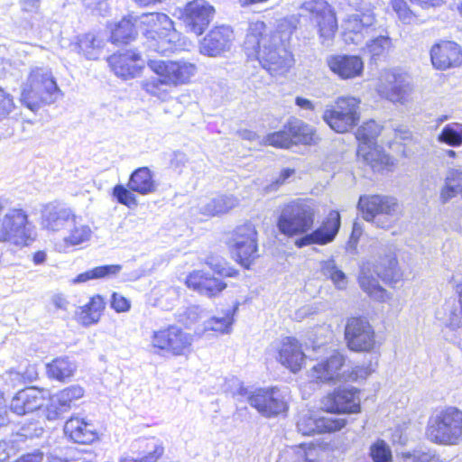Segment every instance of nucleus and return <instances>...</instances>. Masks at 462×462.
<instances>
[{
	"instance_id": "nucleus-37",
	"label": "nucleus",
	"mask_w": 462,
	"mask_h": 462,
	"mask_svg": "<svg viewBox=\"0 0 462 462\" xmlns=\"http://www.w3.org/2000/svg\"><path fill=\"white\" fill-rule=\"evenodd\" d=\"M140 448H143V451L139 457L123 455L119 458V462H157L164 453L162 442L155 438L141 441Z\"/></svg>"
},
{
	"instance_id": "nucleus-59",
	"label": "nucleus",
	"mask_w": 462,
	"mask_h": 462,
	"mask_svg": "<svg viewBox=\"0 0 462 462\" xmlns=\"http://www.w3.org/2000/svg\"><path fill=\"white\" fill-rule=\"evenodd\" d=\"M392 6L400 20L404 23H410L412 20V13L404 0H392Z\"/></svg>"
},
{
	"instance_id": "nucleus-29",
	"label": "nucleus",
	"mask_w": 462,
	"mask_h": 462,
	"mask_svg": "<svg viewBox=\"0 0 462 462\" xmlns=\"http://www.w3.org/2000/svg\"><path fill=\"white\" fill-rule=\"evenodd\" d=\"M344 363V356L335 351L329 357L321 360L311 368L310 376L320 383L339 381L342 377L341 369Z\"/></svg>"
},
{
	"instance_id": "nucleus-31",
	"label": "nucleus",
	"mask_w": 462,
	"mask_h": 462,
	"mask_svg": "<svg viewBox=\"0 0 462 462\" xmlns=\"http://www.w3.org/2000/svg\"><path fill=\"white\" fill-rule=\"evenodd\" d=\"M139 60V53L133 50H126L111 55L107 61L117 77L126 79L139 74L142 69V66L138 64Z\"/></svg>"
},
{
	"instance_id": "nucleus-46",
	"label": "nucleus",
	"mask_w": 462,
	"mask_h": 462,
	"mask_svg": "<svg viewBox=\"0 0 462 462\" xmlns=\"http://www.w3.org/2000/svg\"><path fill=\"white\" fill-rule=\"evenodd\" d=\"M69 234L65 241L72 245H77L88 241L91 236V229L88 225L82 224L81 219L75 215V221L69 226Z\"/></svg>"
},
{
	"instance_id": "nucleus-5",
	"label": "nucleus",
	"mask_w": 462,
	"mask_h": 462,
	"mask_svg": "<svg viewBox=\"0 0 462 462\" xmlns=\"http://www.w3.org/2000/svg\"><path fill=\"white\" fill-rule=\"evenodd\" d=\"M35 227L23 208H9L0 200V243L17 246L29 245L34 240Z\"/></svg>"
},
{
	"instance_id": "nucleus-21",
	"label": "nucleus",
	"mask_w": 462,
	"mask_h": 462,
	"mask_svg": "<svg viewBox=\"0 0 462 462\" xmlns=\"http://www.w3.org/2000/svg\"><path fill=\"white\" fill-rule=\"evenodd\" d=\"M322 409L330 413L329 416L359 412V391L356 388L337 389L322 400Z\"/></svg>"
},
{
	"instance_id": "nucleus-2",
	"label": "nucleus",
	"mask_w": 462,
	"mask_h": 462,
	"mask_svg": "<svg viewBox=\"0 0 462 462\" xmlns=\"http://www.w3.org/2000/svg\"><path fill=\"white\" fill-rule=\"evenodd\" d=\"M401 278L402 273L395 254L390 249L383 248L378 259L367 260L361 264L358 283L372 299L383 302L389 295L379 284V280L384 283H395Z\"/></svg>"
},
{
	"instance_id": "nucleus-12",
	"label": "nucleus",
	"mask_w": 462,
	"mask_h": 462,
	"mask_svg": "<svg viewBox=\"0 0 462 462\" xmlns=\"http://www.w3.org/2000/svg\"><path fill=\"white\" fill-rule=\"evenodd\" d=\"M360 101L353 97H340L335 104L328 106L323 113V120L337 133H346L359 122Z\"/></svg>"
},
{
	"instance_id": "nucleus-42",
	"label": "nucleus",
	"mask_w": 462,
	"mask_h": 462,
	"mask_svg": "<svg viewBox=\"0 0 462 462\" xmlns=\"http://www.w3.org/2000/svg\"><path fill=\"white\" fill-rule=\"evenodd\" d=\"M366 38L368 40L365 43V50L374 60L384 57L393 46L387 29H383L382 32L374 33V36H367Z\"/></svg>"
},
{
	"instance_id": "nucleus-20",
	"label": "nucleus",
	"mask_w": 462,
	"mask_h": 462,
	"mask_svg": "<svg viewBox=\"0 0 462 462\" xmlns=\"http://www.w3.org/2000/svg\"><path fill=\"white\" fill-rule=\"evenodd\" d=\"M341 226V217L338 211L331 210L322 224L310 233H306L296 239L295 245L302 248L310 245H325L336 238Z\"/></svg>"
},
{
	"instance_id": "nucleus-62",
	"label": "nucleus",
	"mask_w": 462,
	"mask_h": 462,
	"mask_svg": "<svg viewBox=\"0 0 462 462\" xmlns=\"http://www.w3.org/2000/svg\"><path fill=\"white\" fill-rule=\"evenodd\" d=\"M377 365L378 357L376 355L374 356H372V359L369 361V364L367 365L356 366L353 372L356 374L357 377L365 378L375 371Z\"/></svg>"
},
{
	"instance_id": "nucleus-1",
	"label": "nucleus",
	"mask_w": 462,
	"mask_h": 462,
	"mask_svg": "<svg viewBox=\"0 0 462 462\" xmlns=\"http://www.w3.org/2000/svg\"><path fill=\"white\" fill-rule=\"evenodd\" d=\"M243 47L248 59L258 60L271 74L287 71L294 62L280 35L268 33L262 21L249 23Z\"/></svg>"
},
{
	"instance_id": "nucleus-53",
	"label": "nucleus",
	"mask_w": 462,
	"mask_h": 462,
	"mask_svg": "<svg viewBox=\"0 0 462 462\" xmlns=\"http://www.w3.org/2000/svg\"><path fill=\"white\" fill-rule=\"evenodd\" d=\"M134 192L128 187L117 184L113 188L112 195L119 204L134 208L138 206V201Z\"/></svg>"
},
{
	"instance_id": "nucleus-4",
	"label": "nucleus",
	"mask_w": 462,
	"mask_h": 462,
	"mask_svg": "<svg viewBox=\"0 0 462 462\" xmlns=\"http://www.w3.org/2000/svg\"><path fill=\"white\" fill-rule=\"evenodd\" d=\"M62 96L51 69L32 68L23 83L21 101L32 111L42 105H51Z\"/></svg>"
},
{
	"instance_id": "nucleus-28",
	"label": "nucleus",
	"mask_w": 462,
	"mask_h": 462,
	"mask_svg": "<svg viewBox=\"0 0 462 462\" xmlns=\"http://www.w3.org/2000/svg\"><path fill=\"white\" fill-rule=\"evenodd\" d=\"M65 435L73 442L88 445L98 439L96 426L85 418L70 417L64 425Z\"/></svg>"
},
{
	"instance_id": "nucleus-26",
	"label": "nucleus",
	"mask_w": 462,
	"mask_h": 462,
	"mask_svg": "<svg viewBox=\"0 0 462 462\" xmlns=\"http://www.w3.org/2000/svg\"><path fill=\"white\" fill-rule=\"evenodd\" d=\"M84 395V390L79 385H71L64 388L50 398V403L46 409V418L49 420H55L68 412L73 402Z\"/></svg>"
},
{
	"instance_id": "nucleus-44",
	"label": "nucleus",
	"mask_w": 462,
	"mask_h": 462,
	"mask_svg": "<svg viewBox=\"0 0 462 462\" xmlns=\"http://www.w3.org/2000/svg\"><path fill=\"white\" fill-rule=\"evenodd\" d=\"M456 292L458 301L448 302L445 305V324L451 329L462 327V281L456 284Z\"/></svg>"
},
{
	"instance_id": "nucleus-64",
	"label": "nucleus",
	"mask_w": 462,
	"mask_h": 462,
	"mask_svg": "<svg viewBox=\"0 0 462 462\" xmlns=\"http://www.w3.org/2000/svg\"><path fill=\"white\" fill-rule=\"evenodd\" d=\"M18 449L14 444L9 441L0 440V462L6 461L12 454H14Z\"/></svg>"
},
{
	"instance_id": "nucleus-58",
	"label": "nucleus",
	"mask_w": 462,
	"mask_h": 462,
	"mask_svg": "<svg viewBox=\"0 0 462 462\" xmlns=\"http://www.w3.org/2000/svg\"><path fill=\"white\" fill-rule=\"evenodd\" d=\"M402 462H441L434 451H414L403 453Z\"/></svg>"
},
{
	"instance_id": "nucleus-14",
	"label": "nucleus",
	"mask_w": 462,
	"mask_h": 462,
	"mask_svg": "<svg viewBox=\"0 0 462 462\" xmlns=\"http://www.w3.org/2000/svg\"><path fill=\"white\" fill-rule=\"evenodd\" d=\"M345 338L348 348L355 352L376 353L379 345L375 332L367 319L350 318L346 325Z\"/></svg>"
},
{
	"instance_id": "nucleus-55",
	"label": "nucleus",
	"mask_w": 462,
	"mask_h": 462,
	"mask_svg": "<svg viewBox=\"0 0 462 462\" xmlns=\"http://www.w3.org/2000/svg\"><path fill=\"white\" fill-rule=\"evenodd\" d=\"M43 428L37 423H31L28 426L22 427L20 430L12 436V444L17 445L19 442H23L27 439L38 438L42 435Z\"/></svg>"
},
{
	"instance_id": "nucleus-18",
	"label": "nucleus",
	"mask_w": 462,
	"mask_h": 462,
	"mask_svg": "<svg viewBox=\"0 0 462 462\" xmlns=\"http://www.w3.org/2000/svg\"><path fill=\"white\" fill-rule=\"evenodd\" d=\"M148 66L157 76L163 77L171 87L188 83L197 72L196 65L184 60H149Z\"/></svg>"
},
{
	"instance_id": "nucleus-57",
	"label": "nucleus",
	"mask_w": 462,
	"mask_h": 462,
	"mask_svg": "<svg viewBox=\"0 0 462 462\" xmlns=\"http://www.w3.org/2000/svg\"><path fill=\"white\" fill-rule=\"evenodd\" d=\"M23 382V375L14 370L7 371L0 375V389L4 393H8Z\"/></svg>"
},
{
	"instance_id": "nucleus-63",
	"label": "nucleus",
	"mask_w": 462,
	"mask_h": 462,
	"mask_svg": "<svg viewBox=\"0 0 462 462\" xmlns=\"http://www.w3.org/2000/svg\"><path fill=\"white\" fill-rule=\"evenodd\" d=\"M130 301L117 292L112 294L111 307L116 312H125L130 309Z\"/></svg>"
},
{
	"instance_id": "nucleus-49",
	"label": "nucleus",
	"mask_w": 462,
	"mask_h": 462,
	"mask_svg": "<svg viewBox=\"0 0 462 462\" xmlns=\"http://www.w3.org/2000/svg\"><path fill=\"white\" fill-rule=\"evenodd\" d=\"M323 274L329 278L335 286L339 289H345L347 284L346 274L337 268L334 260H328L322 263L321 267Z\"/></svg>"
},
{
	"instance_id": "nucleus-8",
	"label": "nucleus",
	"mask_w": 462,
	"mask_h": 462,
	"mask_svg": "<svg viewBox=\"0 0 462 462\" xmlns=\"http://www.w3.org/2000/svg\"><path fill=\"white\" fill-rule=\"evenodd\" d=\"M238 393L245 396L248 403L264 418L284 416L288 411V394L279 387L257 388L250 391L241 386Z\"/></svg>"
},
{
	"instance_id": "nucleus-15",
	"label": "nucleus",
	"mask_w": 462,
	"mask_h": 462,
	"mask_svg": "<svg viewBox=\"0 0 462 462\" xmlns=\"http://www.w3.org/2000/svg\"><path fill=\"white\" fill-rule=\"evenodd\" d=\"M300 8L311 14L319 27L321 43L329 46L337 29L335 13L325 0H305Z\"/></svg>"
},
{
	"instance_id": "nucleus-7",
	"label": "nucleus",
	"mask_w": 462,
	"mask_h": 462,
	"mask_svg": "<svg viewBox=\"0 0 462 462\" xmlns=\"http://www.w3.org/2000/svg\"><path fill=\"white\" fill-rule=\"evenodd\" d=\"M381 131L382 127L374 120H369L364 123L356 134L359 142L357 156L374 171L378 172L393 164V158L376 145V138Z\"/></svg>"
},
{
	"instance_id": "nucleus-3",
	"label": "nucleus",
	"mask_w": 462,
	"mask_h": 462,
	"mask_svg": "<svg viewBox=\"0 0 462 462\" xmlns=\"http://www.w3.org/2000/svg\"><path fill=\"white\" fill-rule=\"evenodd\" d=\"M135 23L146 38L149 51L162 55L180 49V34L172 20L163 13H147L135 18Z\"/></svg>"
},
{
	"instance_id": "nucleus-51",
	"label": "nucleus",
	"mask_w": 462,
	"mask_h": 462,
	"mask_svg": "<svg viewBox=\"0 0 462 462\" xmlns=\"http://www.w3.org/2000/svg\"><path fill=\"white\" fill-rule=\"evenodd\" d=\"M325 453L315 447H309L306 448L304 446L296 448L292 462H328L323 459Z\"/></svg>"
},
{
	"instance_id": "nucleus-56",
	"label": "nucleus",
	"mask_w": 462,
	"mask_h": 462,
	"mask_svg": "<svg viewBox=\"0 0 462 462\" xmlns=\"http://www.w3.org/2000/svg\"><path fill=\"white\" fill-rule=\"evenodd\" d=\"M206 264L220 276L234 277L237 273L236 270L227 266L224 258L217 255L208 256Z\"/></svg>"
},
{
	"instance_id": "nucleus-9",
	"label": "nucleus",
	"mask_w": 462,
	"mask_h": 462,
	"mask_svg": "<svg viewBox=\"0 0 462 462\" xmlns=\"http://www.w3.org/2000/svg\"><path fill=\"white\" fill-rule=\"evenodd\" d=\"M315 209L310 201L296 199L286 204L278 218L280 232L288 236L305 235L314 224Z\"/></svg>"
},
{
	"instance_id": "nucleus-19",
	"label": "nucleus",
	"mask_w": 462,
	"mask_h": 462,
	"mask_svg": "<svg viewBox=\"0 0 462 462\" xmlns=\"http://www.w3.org/2000/svg\"><path fill=\"white\" fill-rule=\"evenodd\" d=\"M346 420L337 416H319L316 412L307 411L300 414L297 430L304 436L339 430Z\"/></svg>"
},
{
	"instance_id": "nucleus-60",
	"label": "nucleus",
	"mask_w": 462,
	"mask_h": 462,
	"mask_svg": "<svg viewBox=\"0 0 462 462\" xmlns=\"http://www.w3.org/2000/svg\"><path fill=\"white\" fill-rule=\"evenodd\" d=\"M84 6L92 14L106 16L109 11L108 0H82Z\"/></svg>"
},
{
	"instance_id": "nucleus-43",
	"label": "nucleus",
	"mask_w": 462,
	"mask_h": 462,
	"mask_svg": "<svg viewBox=\"0 0 462 462\" xmlns=\"http://www.w3.org/2000/svg\"><path fill=\"white\" fill-rule=\"evenodd\" d=\"M136 24L138 23H135V18L133 20L132 17H124L111 29V42L120 44L128 43L133 41L137 34Z\"/></svg>"
},
{
	"instance_id": "nucleus-48",
	"label": "nucleus",
	"mask_w": 462,
	"mask_h": 462,
	"mask_svg": "<svg viewBox=\"0 0 462 462\" xmlns=\"http://www.w3.org/2000/svg\"><path fill=\"white\" fill-rule=\"evenodd\" d=\"M142 87L148 94L157 97L162 100L167 97L169 88H171V86L165 81V79L160 76L143 80Z\"/></svg>"
},
{
	"instance_id": "nucleus-11",
	"label": "nucleus",
	"mask_w": 462,
	"mask_h": 462,
	"mask_svg": "<svg viewBox=\"0 0 462 462\" xmlns=\"http://www.w3.org/2000/svg\"><path fill=\"white\" fill-rule=\"evenodd\" d=\"M376 91L381 97L403 105L410 100L413 91L411 78L399 68L383 70L379 77Z\"/></svg>"
},
{
	"instance_id": "nucleus-32",
	"label": "nucleus",
	"mask_w": 462,
	"mask_h": 462,
	"mask_svg": "<svg viewBox=\"0 0 462 462\" xmlns=\"http://www.w3.org/2000/svg\"><path fill=\"white\" fill-rule=\"evenodd\" d=\"M186 284L189 288L209 298L217 296L226 287V283L222 280L201 270L190 273L186 279Z\"/></svg>"
},
{
	"instance_id": "nucleus-22",
	"label": "nucleus",
	"mask_w": 462,
	"mask_h": 462,
	"mask_svg": "<svg viewBox=\"0 0 462 462\" xmlns=\"http://www.w3.org/2000/svg\"><path fill=\"white\" fill-rule=\"evenodd\" d=\"M214 7L204 0H194L186 5L182 14L186 28L200 35L214 17Z\"/></svg>"
},
{
	"instance_id": "nucleus-41",
	"label": "nucleus",
	"mask_w": 462,
	"mask_h": 462,
	"mask_svg": "<svg viewBox=\"0 0 462 462\" xmlns=\"http://www.w3.org/2000/svg\"><path fill=\"white\" fill-rule=\"evenodd\" d=\"M459 193L462 195V168H449L440 190V199L446 203Z\"/></svg>"
},
{
	"instance_id": "nucleus-50",
	"label": "nucleus",
	"mask_w": 462,
	"mask_h": 462,
	"mask_svg": "<svg viewBox=\"0 0 462 462\" xmlns=\"http://www.w3.org/2000/svg\"><path fill=\"white\" fill-rule=\"evenodd\" d=\"M234 322L233 313L228 310L222 317H212L205 322L206 330H213L223 334L230 333Z\"/></svg>"
},
{
	"instance_id": "nucleus-34",
	"label": "nucleus",
	"mask_w": 462,
	"mask_h": 462,
	"mask_svg": "<svg viewBox=\"0 0 462 462\" xmlns=\"http://www.w3.org/2000/svg\"><path fill=\"white\" fill-rule=\"evenodd\" d=\"M285 129L288 130V134L291 138V145L299 143L310 145L316 143L318 140L314 128L296 117H291L287 121Z\"/></svg>"
},
{
	"instance_id": "nucleus-40",
	"label": "nucleus",
	"mask_w": 462,
	"mask_h": 462,
	"mask_svg": "<svg viewBox=\"0 0 462 462\" xmlns=\"http://www.w3.org/2000/svg\"><path fill=\"white\" fill-rule=\"evenodd\" d=\"M76 370L77 365L75 362L68 356L55 358L46 365L48 377L60 382H64L73 376Z\"/></svg>"
},
{
	"instance_id": "nucleus-13",
	"label": "nucleus",
	"mask_w": 462,
	"mask_h": 462,
	"mask_svg": "<svg viewBox=\"0 0 462 462\" xmlns=\"http://www.w3.org/2000/svg\"><path fill=\"white\" fill-rule=\"evenodd\" d=\"M192 342V335L175 325L154 330L151 337V346L154 353L164 351L176 356L188 355Z\"/></svg>"
},
{
	"instance_id": "nucleus-38",
	"label": "nucleus",
	"mask_w": 462,
	"mask_h": 462,
	"mask_svg": "<svg viewBox=\"0 0 462 462\" xmlns=\"http://www.w3.org/2000/svg\"><path fill=\"white\" fill-rule=\"evenodd\" d=\"M104 46L105 41L103 38L98 34L88 32L78 36L75 50L79 53H82L88 60H97Z\"/></svg>"
},
{
	"instance_id": "nucleus-10",
	"label": "nucleus",
	"mask_w": 462,
	"mask_h": 462,
	"mask_svg": "<svg viewBox=\"0 0 462 462\" xmlns=\"http://www.w3.org/2000/svg\"><path fill=\"white\" fill-rule=\"evenodd\" d=\"M358 208L365 220L383 229L391 227L397 220L400 209L395 198L383 195L361 196Z\"/></svg>"
},
{
	"instance_id": "nucleus-30",
	"label": "nucleus",
	"mask_w": 462,
	"mask_h": 462,
	"mask_svg": "<svg viewBox=\"0 0 462 462\" xmlns=\"http://www.w3.org/2000/svg\"><path fill=\"white\" fill-rule=\"evenodd\" d=\"M327 64L342 79L358 77L364 70L363 60L356 55H332L328 57Z\"/></svg>"
},
{
	"instance_id": "nucleus-54",
	"label": "nucleus",
	"mask_w": 462,
	"mask_h": 462,
	"mask_svg": "<svg viewBox=\"0 0 462 462\" xmlns=\"http://www.w3.org/2000/svg\"><path fill=\"white\" fill-rule=\"evenodd\" d=\"M263 143L267 145H272L278 148H291V138L288 134V130L285 125L281 131L274 132L267 134L263 138Z\"/></svg>"
},
{
	"instance_id": "nucleus-17",
	"label": "nucleus",
	"mask_w": 462,
	"mask_h": 462,
	"mask_svg": "<svg viewBox=\"0 0 462 462\" xmlns=\"http://www.w3.org/2000/svg\"><path fill=\"white\" fill-rule=\"evenodd\" d=\"M386 27L375 17L372 10H366L360 14H352L346 21V42L359 44L367 36H374L376 32H382Z\"/></svg>"
},
{
	"instance_id": "nucleus-39",
	"label": "nucleus",
	"mask_w": 462,
	"mask_h": 462,
	"mask_svg": "<svg viewBox=\"0 0 462 462\" xmlns=\"http://www.w3.org/2000/svg\"><path fill=\"white\" fill-rule=\"evenodd\" d=\"M104 308V299L100 295H95L88 303L80 307L79 311H77L78 319L86 327L96 324L98 322Z\"/></svg>"
},
{
	"instance_id": "nucleus-36",
	"label": "nucleus",
	"mask_w": 462,
	"mask_h": 462,
	"mask_svg": "<svg viewBox=\"0 0 462 462\" xmlns=\"http://www.w3.org/2000/svg\"><path fill=\"white\" fill-rule=\"evenodd\" d=\"M238 205V200L233 195H218L210 199L201 201L199 205V212L208 217L226 214Z\"/></svg>"
},
{
	"instance_id": "nucleus-23",
	"label": "nucleus",
	"mask_w": 462,
	"mask_h": 462,
	"mask_svg": "<svg viewBox=\"0 0 462 462\" xmlns=\"http://www.w3.org/2000/svg\"><path fill=\"white\" fill-rule=\"evenodd\" d=\"M42 226L44 229L51 232H59L69 228L75 221L73 211L60 203L46 204L42 209Z\"/></svg>"
},
{
	"instance_id": "nucleus-35",
	"label": "nucleus",
	"mask_w": 462,
	"mask_h": 462,
	"mask_svg": "<svg viewBox=\"0 0 462 462\" xmlns=\"http://www.w3.org/2000/svg\"><path fill=\"white\" fill-rule=\"evenodd\" d=\"M127 187L140 195H148L157 190L153 172L148 167L134 170L128 180Z\"/></svg>"
},
{
	"instance_id": "nucleus-16",
	"label": "nucleus",
	"mask_w": 462,
	"mask_h": 462,
	"mask_svg": "<svg viewBox=\"0 0 462 462\" xmlns=\"http://www.w3.org/2000/svg\"><path fill=\"white\" fill-rule=\"evenodd\" d=\"M231 246L238 262L245 268L259 256L257 232L251 223L237 226L232 236Z\"/></svg>"
},
{
	"instance_id": "nucleus-47",
	"label": "nucleus",
	"mask_w": 462,
	"mask_h": 462,
	"mask_svg": "<svg viewBox=\"0 0 462 462\" xmlns=\"http://www.w3.org/2000/svg\"><path fill=\"white\" fill-rule=\"evenodd\" d=\"M439 142L452 147L462 145V124L450 123L443 127L438 136Z\"/></svg>"
},
{
	"instance_id": "nucleus-52",
	"label": "nucleus",
	"mask_w": 462,
	"mask_h": 462,
	"mask_svg": "<svg viewBox=\"0 0 462 462\" xmlns=\"http://www.w3.org/2000/svg\"><path fill=\"white\" fill-rule=\"evenodd\" d=\"M369 457L373 462H391L393 458L389 445L383 439H377L370 446Z\"/></svg>"
},
{
	"instance_id": "nucleus-61",
	"label": "nucleus",
	"mask_w": 462,
	"mask_h": 462,
	"mask_svg": "<svg viewBox=\"0 0 462 462\" xmlns=\"http://www.w3.org/2000/svg\"><path fill=\"white\" fill-rule=\"evenodd\" d=\"M14 107L12 97L0 88V121L7 117Z\"/></svg>"
},
{
	"instance_id": "nucleus-27",
	"label": "nucleus",
	"mask_w": 462,
	"mask_h": 462,
	"mask_svg": "<svg viewBox=\"0 0 462 462\" xmlns=\"http://www.w3.org/2000/svg\"><path fill=\"white\" fill-rule=\"evenodd\" d=\"M45 391L36 387H26L18 391L12 398L10 411L19 416L32 413L44 404Z\"/></svg>"
},
{
	"instance_id": "nucleus-25",
	"label": "nucleus",
	"mask_w": 462,
	"mask_h": 462,
	"mask_svg": "<svg viewBox=\"0 0 462 462\" xmlns=\"http://www.w3.org/2000/svg\"><path fill=\"white\" fill-rule=\"evenodd\" d=\"M430 60L437 69L445 70L462 64V52L458 44L444 41L434 44L430 50Z\"/></svg>"
},
{
	"instance_id": "nucleus-24",
	"label": "nucleus",
	"mask_w": 462,
	"mask_h": 462,
	"mask_svg": "<svg viewBox=\"0 0 462 462\" xmlns=\"http://www.w3.org/2000/svg\"><path fill=\"white\" fill-rule=\"evenodd\" d=\"M233 31L229 26H217L211 30L200 42L199 51L203 55L217 57L230 50Z\"/></svg>"
},
{
	"instance_id": "nucleus-6",
	"label": "nucleus",
	"mask_w": 462,
	"mask_h": 462,
	"mask_svg": "<svg viewBox=\"0 0 462 462\" xmlns=\"http://www.w3.org/2000/svg\"><path fill=\"white\" fill-rule=\"evenodd\" d=\"M426 434L436 444L452 446L462 441V411L446 407L435 411L430 417Z\"/></svg>"
},
{
	"instance_id": "nucleus-45",
	"label": "nucleus",
	"mask_w": 462,
	"mask_h": 462,
	"mask_svg": "<svg viewBox=\"0 0 462 462\" xmlns=\"http://www.w3.org/2000/svg\"><path fill=\"white\" fill-rule=\"evenodd\" d=\"M122 270L120 264H107L95 267L77 275L73 283H82L90 280L110 278L116 276Z\"/></svg>"
},
{
	"instance_id": "nucleus-33",
	"label": "nucleus",
	"mask_w": 462,
	"mask_h": 462,
	"mask_svg": "<svg viewBox=\"0 0 462 462\" xmlns=\"http://www.w3.org/2000/svg\"><path fill=\"white\" fill-rule=\"evenodd\" d=\"M305 355L298 340L293 337L283 339L279 350V362L289 368L292 373L298 372L301 368Z\"/></svg>"
}]
</instances>
